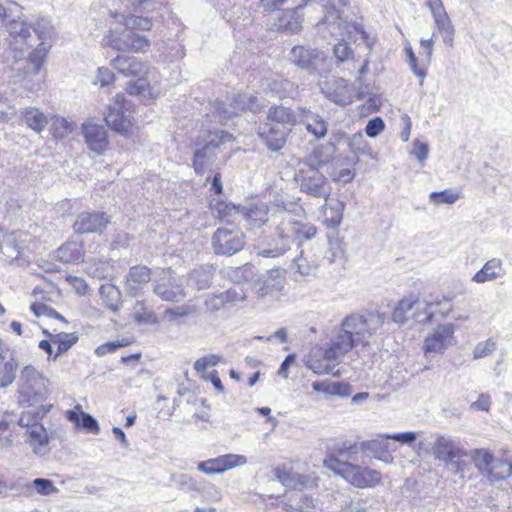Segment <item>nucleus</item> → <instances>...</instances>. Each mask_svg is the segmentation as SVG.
<instances>
[{
    "instance_id": "f8f14e48",
    "label": "nucleus",
    "mask_w": 512,
    "mask_h": 512,
    "mask_svg": "<svg viewBox=\"0 0 512 512\" xmlns=\"http://www.w3.org/2000/svg\"><path fill=\"white\" fill-rule=\"evenodd\" d=\"M115 103L119 105V108H108L104 117L105 123L116 133L128 137L134 133L136 127L133 118L123 110L126 103L125 95L123 93L117 94Z\"/></svg>"
},
{
    "instance_id": "774afa93",
    "label": "nucleus",
    "mask_w": 512,
    "mask_h": 512,
    "mask_svg": "<svg viewBox=\"0 0 512 512\" xmlns=\"http://www.w3.org/2000/svg\"><path fill=\"white\" fill-rule=\"evenodd\" d=\"M209 379H210L211 383L213 384L214 388L218 392H221V393L224 392V387L222 385L221 379L216 370H214L210 373Z\"/></svg>"
},
{
    "instance_id": "5fc2aeb1",
    "label": "nucleus",
    "mask_w": 512,
    "mask_h": 512,
    "mask_svg": "<svg viewBox=\"0 0 512 512\" xmlns=\"http://www.w3.org/2000/svg\"><path fill=\"white\" fill-rule=\"evenodd\" d=\"M274 475L285 486H292L294 482L292 469L285 465H278L274 469Z\"/></svg>"
},
{
    "instance_id": "69168bd1",
    "label": "nucleus",
    "mask_w": 512,
    "mask_h": 512,
    "mask_svg": "<svg viewBox=\"0 0 512 512\" xmlns=\"http://www.w3.org/2000/svg\"><path fill=\"white\" fill-rule=\"evenodd\" d=\"M211 190L216 195H221L223 193V185L221 182V174L219 172L215 173L212 181H211Z\"/></svg>"
},
{
    "instance_id": "0e129e2a",
    "label": "nucleus",
    "mask_w": 512,
    "mask_h": 512,
    "mask_svg": "<svg viewBox=\"0 0 512 512\" xmlns=\"http://www.w3.org/2000/svg\"><path fill=\"white\" fill-rule=\"evenodd\" d=\"M192 312H193V308L190 306H186V307H181V308L177 307V308L169 309V310H167L166 313L173 317H184V316L189 315Z\"/></svg>"
},
{
    "instance_id": "a211bd4d",
    "label": "nucleus",
    "mask_w": 512,
    "mask_h": 512,
    "mask_svg": "<svg viewBox=\"0 0 512 512\" xmlns=\"http://www.w3.org/2000/svg\"><path fill=\"white\" fill-rule=\"evenodd\" d=\"M433 453L437 459L455 464L456 473H460L462 477L464 476V469L460 466V460L468 455L452 441L444 437L438 438L433 446Z\"/></svg>"
},
{
    "instance_id": "3c124183",
    "label": "nucleus",
    "mask_w": 512,
    "mask_h": 512,
    "mask_svg": "<svg viewBox=\"0 0 512 512\" xmlns=\"http://www.w3.org/2000/svg\"><path fill=\"white\" fill-rule=\"evenodd\" d=\"M209 150L207 147H202L194 152L192 159V167L196 174H203L205 167L209 162Z\"/></svg>"
},
{
    "instance_id": "338daca9",
    "label": "nucleus",
    "mask_w": 512,
    "mask_h": 512,
    "mask_svg": "<svg viewBox=\"0 0 512 512\" xmlns=\"http://www.w3.org/2000/svg\"><path fill=\"white\" fill-rule=\"evenodd\" d=\"M214 362H212L207 357L200 358L195 361L194 368L197 372H204L209 365H213Z\"/></svg>"
},
{
    "instance_id": "4c0bfd02",
    "label": "nucleus",
    "mask_w": 512,
    "mask_h": 512,
    "mask_svg": "<svg viewBox=\"0 0 512 512\" xmlns=\"http://www.w3.org/2000/svg\"><path fill=\"white\" fill-rule=\"evenodd\" d=\"M99 295L104 307L114 312L118 310L121 303V293L116 286L112 284L101 285Z\"/></svg>"
},
{
    "instance_id": "a19ab883",
    "label": "nucleus",
    "mask_w": 512,
    "mask_h": 512,
    "mask_svg": "<svg viewBox=\"0 0 512 512\" xmlns=\"http://www.w3.org/2000/svg\"><path fill=\"white\" fill-rule=\"evenodd\" d=\"M212 209L221 221L230 222L236 215L241 214L242 206H236L225 201H217Z\"/></svg>"
},
{
    "instance_id": "72a5a7b5",
    "label": "nucleus",
    "mask_w": 512,
    "mask_h": 512,
    "mask_svg": "<svg viewBox=\"0 0 512 512\" xmlns=\"http://www.w3.org/2000/svg\"><path fill=\"white\" fill-rule=\"evenodd\" d=\"M503 275V264L500 259H490L484 266L477 271L472 277V281L476 283H484L492 281Z\"/></svg>"
},
{
    "instance_id": "4be33fe9",
    "label": "nucleus",
    "mask_w": 512,
    "mask_h": 512,
    "mask_svg": "<svg viewBox=\"0 0 512 512\" xmlns=\"http://www.w3.org/2000/svg\"><path fill=\"white\" fill-rule=\"evenodd\" d=\"M426 5L429 7L433 14L434 21L439 33L442 34L443 41L452 46L454 29L451 24L450 18L446 13L441 0H426Z\"/></svg>"
},
{
    "instance_id": "7ed1b4c3",
    "label": "nucleus",
    "mask_w": 512,
    "mask_h": 512,
    "mask_svg": "<svg viewBox=\"0 0 512 512\" xmlns=\"http://www.w3.org/2000/svg\"><path fill=\"white\" fill-rule=\"evenodd\" d=\"M337 27L340 30L341 38L338 39L332 47V55L337 65L354 62L356 60V52L352 46V40L355 35H360L361 39L370 49L375 44V40L370 37L363 25L358 22H349L340 19L337 23Z\"/></svg>"
},
{
    "instance_id": "c03bdc74",
    "label": "nucleus",
    "mask_w": 512,
    "mask_h": 512,
    "mask_svg": "<svg viewBox=\"0 0 512 512\" xmlns=\"http://www.w3.org/2000/svg\"><path fill=\"white\" fill-rule=\"evenodd\" d=\"M133 319L139 324H156L158 323L157 314L147 308L144 302H138L135 305V311L133 313Z\"/></svg>"
},
{
    "instance_id": "cd10ccee",
    "label": "nucleus",
    "mask_w": 512,
    "mask_h": 512,
    "mask_svg": "<svg viewBox=\"0 0 512 512\" xmlns=\"http://www.w3.org/2000/svg\"><path fill=\"white\" fill-rule=\"evenodd\" d=\"M112 65L124 76H139L147 72L146 65L135 57L117 56Z\"/></svg>"
},
{
    "instance_id": "aec40b11",
    "label": "nucleus",
    "mask_w": 512,
    "mask_h": 512,
    "mask_svg": "<svg viewBox=\"0 0 512 512\" xmlns=\"http://www.w3.org/2000/svg\"><path fill=\"white\" fill-rule=\"evenodd\" d=\"M144 6V12H146L147 16H128L125 18L126 28L124 30L128 31H149L152 28V14L156 9V3L153 0H137L132 3L133 10L135 12H140V8Z\"/></svg>"
},
{
    "instance_id": "e2e57ef3",
    "label": "nucleus",
    "mask_w": 512,
    "mask_h": 512,
    "mask_svg": "<svg viewBox=\"0 0 512 512\" xmlns=\"http://www.w3.org/2000/svg\"><path fill=\"white\" fill-rule=\"evenodd\" d=\"M490 397L486 394H481L477 401L473 403V406L482 411H488L490 408Z\"/></svg>"
},
{
    "instance_id": "37998d69",
    "label": "nucleus",
    "mask_w": 512,
    "mask_h": 512,
    "mask_svg": "<svg viewBox=\"0 0 512 512\" xmlns=\"http://www.w3.org/2000/svg\"><path fill=\"white\" fill-rule=\"evenodd\" d=\"M21 6L14 1L6 0L0 2V20L3 23L11 24L17 21Z\"/></svg>"
},
{
    "instance_id": "473e14b6",
    "label": "nucleus",
    "mask_w": 512,
    "mask_h": 512,
    "mask_svg": "<svg viewBox=\"0 0 512 512\" xmlns=\"http://www.w3.org/2000/svg\"><path fill=\"white\" fill-rule=\"evenodd\" d=\"M312 388L315 392L331 396L348 397L352 392L351 386L348 383L332 382L330 380L316 381L312 384Z\"/></svg>"
},
{
    "instance_id": "052dcab7",
    "label": "nucleus",
    "mask_w": 512,
    "mask_h": 512,
    "mask_svg": "<svg viewBox=\"0 0 512 512\" xmlns=\"http://www.w3.org/2000/svg\"><path fill=\"white\" fill-rule=\"evenodd\" d=\"M355 173L350 168H343L336 172L332 179L333 181L349 183L354 179Z\"/></svg>"
},
{
    "instance_id": "4468645a",
    "label": "nucleus",
    "mask_w": 512,
    "mask_h": 512,
    "mask_svg": "<svg viewBox=\"0 0 512 512\" xmlns=\"http://www.w3.org/2000/svg\"><path fill=\"white\" fill-rule=\"evenodd\" d=\"M109 223L110 218L105 212H82L77 216L72 228L77 234H102Z\"/></svg>"
},
{
    "instance_id": "49530a36",
    "label": "nucleus",
    "mask_w": 512,
    "mask_h": 512,
    "mask_svg": "<svg viewBox=\"0 0 512 512\" xmlns=\"http://www.w3.org/2000/svg\"><path fill=\"white\" fill-rule=\"evenodd\" d=\"M30 310L36 317L47 316L59 320L64 324H68V320L63 315L42 302H33L30 305Z\"/></svg>"
},
{
    "instance_id": "c9c22d12",
    "label": "nucleus",
    "mask_w": 512,
    "mask_h": 512,
    "mask_svg": "<svg viewBox=\"0 0 512 512\" xmlns=\"http://www.w3.org/2000/svg\"><path fill=\"white\" fill-rule=\"evenodd\" d=\"M419 298L415 295H408L400 299L393 312H392V319L393 321L397 323H403L408 319V312L413 311L412 314L415 312V310L419 309Z\"/></svg>"
},
{
    "instance_id": "0eeeda50",
    "label": "nucleus",
    "mask_w": 512,
    "mask_h": 512,
    "mask_svg": "<svg viewBox=\"0 0 512 512\" xmlns=\"http://www.w3.org/2000/svg\"><path fill=\"white\" fill-rule=\"evenodd\" d=\"M295 180L300 191L309 196L327 199L330 194L327 178L317 167L311 164L306 163L296 174Z\"/></svg>"
},
{
    "instance_id": "a878e982",
    "label": "nucleus",
    "mask_w": 512,
    "mask_h": 512,
    "mask_svg": "<svg viewBox=\"0 0 512 512\" xmlns=\"http://www.w3.org/2000/svg\"><path fill=\"white\" fill-rule=\"evenodd\" d=\"M292 62L302 69H316L318 63L324 62L323 52L304 46H294L291 50Z\"/></svg>"
},
{
    "instance_id": "5701e85b",
    "label": "nucleus",
    "mask_w": 512,
    "mask_h": 512,
    "mask_svg": "<svg viewBox=\"0 0 512 512\" xmlns=\"http://www.w3.org/2000/svg\"><path fill=\"white\" fill-rule=\"evenodd\" d=\"M152 276V269L145 265L131 266L125 278V288L130 294L135 296L150 283Z\"/></svg>"
},
{
    "instance_id": "f03ea898",
    "label": "nucleus",
    "mask_w": 512,
    "mask_h": 512,
    "mask_svg": "<svg viewBox=\"0 0 512 512\" xmlns=\"http://www.w3.org/2000/svg\"><path fill=\"white\" fill-rule=\"evenodd\" d=\"M297 123L295 112L283 105H272L266 115L265 122L258 128V136L266 147L273 152L282 150Z\"/></svg>"
},
{
    "instance_id": "58836bf2",
    "label": "nucleus",
    "mask_w": 512,
    "mask_h": 512,
    "mask_svg": "<svg viewBox=\"0 0 512 512\" xmlns=\"http://www.w3.org/2000/svg\"><path fill=\"white\" fill-rule=\"evenodd\" d=\"M25 123L31 129L41 132L46 124V116L36 108H27L22 112Z\"/></svg>"
},
{
    "instance_id": "20e7f679",
    "label": "nucleus",
    "mask_w": 512,
    "mask_h": 512,
    "mask_svg": "<svg viewBox=\"0 0 512 512\" xmlns=\"http://www.w3.org/2000/svg\"><path fill=\"white\" fill-rule=\"evenodd\" d=\"M470 458L475 467L490 481L503 480L512 475V459L506 449L500 450L497 456L489 449H474Z\"/></svg>"
},
{
    "instance_id": "864d4df0",
    "label": "nucleus",
    "mask_w": 512,
    "mask_h": 512,
    "mask_svg": "<svg viewBox=\"0 0 512 512\" xmlns=\"http://www.w3.org/2000/svg\"><path fill=\"white\" fill-rule=\"evenodd\" d=\"M115 80V75L110 69L106 67H99L97 69L95 81L96 85H99L100 87H106L113 84Z\"/></svg>"
},
{
    "instance_id": "680f3d73",
    "label": "nucleus",
    "mask_w": 512,
    "mask_h": 512,
    "mask_svg": "<svg viewBox=\"0 0 512 512\" xmlns=\"http://www.w3.org/2000/svg\"><path fill=\"white\" fill-rule=\"evenodd\" d=\"M387 439H393L402 443H411L415 441L416 434L413 432L398 433L391 436H387Z\"/></svg>"
},
{
    "instance_id": "bb28decb",
    "label": "nucleus",
    "mask_w": 512,
    "mask_h": 512,
    "mask_svg": "<svg viewBox=\"0 0 512 512\" xmlns=\"http://www.w3.org/2000/svg\"><path fill=\"white\" fill-rule=\"evenodd\" d=\"M65 417L77 429H84L93 434H98L100 431L97 421L90 414L85 413L80 404H76L72 409L67 410Z\"/></svg>"
},
{
    "instance_id": "ddd939ff",
    "label": "nucleus",
    "mask_w": 512,
    "mask_h": 512,
    "mask_svg": "<svg viewBox=\"0 0 512 512\" xmlns=\"http://www.w3.org/2000/svg\"><path fill=\"white\" fill-rule=\"evenodd\" d=\"M453 311L451 297L435 294L430 295L423 308L415 310L413 318L419 323H429L435 317H446Z\"/></svg>"
},
{
    "instance_id": "b1692460",
    "label": "nucleus",
    "mask_w": 512,
    "mask_h": 512,
    "mask_svg": "<svg viewBox=\"0 0 512 512\" xmlns=\"http://www.w3.org/2000/svg\"><path fill=\"white\" fill-rule=\"evenodd\" d=\"M270 207L265 202H254L248 206H242L241 215L247 222L248 229H259L269 222Z\"/></svg>"
},
{
    "instance_id": "a18cd8bd",
    "label": "nucleus",
    "mask_w": 512,
    "mask_h": 512,
    "mask_svg": "<svg viewBox=\"0 0 512 512\" xmlns=\"http://www.w3.org/2000/svg\"><path fill=\"white\" fill-rule=\"evenodd\" d=\"M329 97L336 104L347 105L352 102V90L346 83L337 82Z\"/></svg>"
},
{
    "instance_id": "412c9836",
    "label": "nucleus",
    "mask_w": 512,
    "mask_h": 512,
    "mask_svg": "<svg viewBox=\"0 0 512 512\" xmlns=\"http://www.w3.org/2000/svg\"><path fill=\"white\" fill-rule=\"evenodd\" d=\"M82 132L89 149L99 155L109 149V139L105 128L102 125L92 122L84 123Z\"/></svg>"
},
{
    "instance_id": "f704fd0d",
    "label": "nucleus",
    "mask_w": 512,
    "mask_h": 512,
    "mask_svg": "<svg viewBox=\"0 0 512 512\" xmlns=\"http://www.w3.org/2000/svg\"><path fill=\"white\" fill-rule=\"evenodd\" d=\"M154 293L162 300L168 302H178L185 296L183 287L174 281L158 283L154 286Z\"/></svg>"
},
{
    "instance_id": "393cba45",
    "label": "nucleus",
    "mask_w": 512,
    "mask_h": 512,
    "mask_svg": "<svg viewBox=\"0 0 512 512\" xmlns=\"http://www.w3.org/2000/svg\"><path fill=\"white\" fill-rule=\"evenodd\" d=\"M55 258L64 264H80L85 259L84 243L81 240H67L55 251Z\"/></svg>"
},
{
    "instance_id": "79ce46f5",
    "label": "nucleus",
    "mask_w": 512,
    "mask_h": 512,
    "mask_svg": "<svg viewBox=\"0 0 512 512\" xmlns=\"http://www.w3.org/2000/svg\"><path fill=\"white\" fill-rule=\"evenodd\" d=\"M135 343L134 337H123L116 341H108L100 344L95 349V354L98 357H103L107 354L114 353L118 348H123Z\"/></svg>"
},
{
    "instance_id": "c85d7f7f",
    "label": "nucleus",
    "mask_w": 512,
    "mask_h": 512,
    "mask_svg": "<svg viewBox=\"0 0 512 512\" xmlns=\"http://www.w3.org/2000/svg\"><path fill=\"white\" fill-rule=\"evenodd\" d=\"M126 91L130 95L140 96L145 103L154 102L160 94L159 90L152 87L143 76L139 77L136 81L129 82Z\"/></svg>"
},
{
    "instance_id": "de8ad7c7",
    "label": "nucleus",
    "mask_w": 512,
    "mask_h": 512,
    "mask_svg": "<svg viewBox=\"0 0 512 512\" xmlns=\"http://www.w3.org/2000/svg\"><path fill=\"white\" fill-rule=\"evenodd\" d=\"M307 131L312 134L316 139L325 137L328 131L326 121L318 115H312L306 124Z\"/></svg>"
},
{
    "instance_id": "7c9ffc66",
    "label": "nucleus",
    "mask_w": 512,
    "mask_h": 512,
    "mask_svg": "<svg viewBox=\"0 0 512 512\" xmlns=\"http://www.w3.org/2000/svg\"><path fill=\"white\" fill-rule=\"evenodd\" d=\"M290 235H281L284 237H292L293 240L303 243L305 241L311 240L317 234V227L310 222H302V221H289L288 222Z\"/></svg>"
},
{
    "instance_id": "1a4fd4ad",
    "label": "nucleus",
    "mask_w": 512,
    "mask_h": 512,
    "mask_svg": "<svg viewBox=\"0 0 512 512\" xmlns=\"http://www.w3.org/2000/svg\"><path fill=\"white\" fill-rule=\"evenodd\" d=\"M42 333L46 339L41 340L38 347L46 353L49 360H56L79 341V335L76 332L52 333L48 329H42Z\"/></svg>"
},
{
    "instance_id": "13d9d810",
    "label": "nucleus",
    "mask_w": 512,
    "mask_h": 512,
    "mask_svg": "<svg viewBox=\"0 0 512 512\" xmlns=\"http://www.w3.org/2000/svg\"><path fill=\"white\" fill-rule=\"evenodd\" d=\"M429 153V148L426 143L421 142L420 140L416 139L413 142V151L412 154L421 162L423 163Z\"/></svg>"
},
{
    "instance_id": "bf43d9fd",
    "label": "nucleus",
    "mask_w": 512,
    "mask_h": 512,
    "mask_svg": "<svg viewBox=\"0 0 512 512\" xmlns=\"http://www.w3.org/2000/svg\"><path fill=\"white\" fill-rule=\"evenodd\" d=\"M46 57V52L44 49H35L29 55V61L34 65L36 71H38L43 65Z\"/></svg>"
},
{
    "instance_id": "4d7b16f0",
    "label": "nucleus",
    "mask_w": 512,
    "mask_h": 512,
    "mask_svg": "<svg viewBox=\"0 0 512 512\" xmlns=\"http://www.w3.org/2000/svg\"><path fill=\"white\" fill-rule=\"evenodd\" d=\"M33 485L41 495H49L57 491L52 481L47 479L37 478L33 481Z\"/></svg>"
},
{
    "instance_id": "6ab92c4d",
    "label": "nucleus",
    "mask_w": 512,
    "mask_h": 512,
    "mask_svg": "<svg viewBox=\"0 0 512 512\" xmlns=\"http://www.w3.org/2000/svg\"><path fill=\"white\" fill-rule=\"evenodd\" d=\"M338 364V360L332 358L326 347L313 348L305 360L307 368L317 375L330 374Z\"/></svg>"
},
{
    "instance_id": "dca6fc26",
    "label": "nucleus",
    "mask_w": 512,
    "mask_h": 512,
    "mask_svg": "<svg viewBox=\"0 0 512 512\" xmlns=\"http://www.w3.org/2000/svg\"><path fill=\"white\" fill-rule=\"evenodd\" d=\"M433 44L432 39L421 40V50L418 56L415 54L411 46H405L404 48L411 70L421 80L426 77L427 69L431 63Z\"/></svg>"
},
{
    "instance_id": "ea45409f",
    "label": "nucleus",
    "mask_w": 512,
    "mask_h": 512,
    "mask_svg": "<svg viewBox=\"0 0 512 512\" xmlns=\"http://www.w3.org/2000/svg\"><path fill=\"white\" fill-rule=\"evenodd\" d=\"M323 214L325 226L328 228H335L342 221L343 205L341 203H337L336 205L326 203L323 206Z\"/></svg>"
},
{
    "instance_id": "2eb2a0df",
    "label": "nucleus",
    "mask_w": 512,
    "mask_h": 512,
    "mask_svg": "<svg viewBox=\"0 0 512 512\" xmlns=\"http://www.w3.org/2000/svg\"><path fill=\"white\" fill-rule=\"evenodd\" d=\"M246 457L237 454H224L197 463V469L206 475L222 474L246 463Z\"/></svg>"
},
{
    "instance_id": "6e6552de",
    "label": "nucleus",
    "mask_w": 512,
    "mask_h": 512,
    "mask_svg": "<svg viewBox=\"0 0 512 512\" xmlns=\"http://www.w3.org/2000/svg\"><path fill=\"white\" fill-rule=\"evenodd\" d=\"M245 233L239 227H220L212 236V247L217 255L231 256L245 246Z\"/></svg>"
},
{
    "instance_id": "e433bc0d",
    "label": "nucleus",
    "mask_w": 512,
    "mask_h": 512,
    "mask_svg": "<svg viewBox=\"0 0 512 512\" xmlns=\"http://www.w3.org/2000/svg\"><path fill=\"white\" fill-rule=\"evenodd\" d=\"M277 30L281 32L297 33L302 28V18L298 9L284 11L278 18Z\"/></svg>"
},
{
    "instance_id": "9b49d317",
    "label": "nucleus",
    "mask_w": 512,
    "mask_h": 512,
    "mask_svg": "<svg viewBox=\"0 0 512 512\" xmlns=\"http://www.w3.org/2000/svg\"><path fill=\"white\" fill-rule=\"evenodd\" d=\"M370 322L362 315L351 314L342 320L339 331L346 334L353 344L367 346L369 338L375 333V328L371 327Z\"/></svg>"
},
{
    "instance_id": "39448f33",
    "label": "nucleus",
    "mask_w": 512,
    "mask_h": 512,
    "mask_svg": "<svg viewBox=\"0 0 512 512\" xmlns=\"http://www.w3.org/2000/svg\"><path fill=\"white\" fill-rule=\"evenodd\" d=\"M49 381L35 368L26 366L21 373L19 402L28 406L45 400L49 394Z\"/></svg>"
},
{
    "instance_id": "09e8293b",
    "label": "nucleus",
    "mask_w": 512,
    "mask_h": 512,
    "mask_svg": "<svg viewBox=\"0 0 512 512\" xmlns=\"http://www.w3.org/2000/svg\"><path fill=\"white\" fill-rule=\"evenodd\" d=\"M208 141L203 147H207L208 150L211 148H219L223 144L233 140V136L223 130L208 131Z\"/></svg>"
},
{
    "instance_id": "6e6d98bb",
    "label": "nucleus",
    "mask_w": 512,
    "mask_h": 512,
    "mask_svg": "<svg viewBox=\"0 0 512 512\" xmlns=\"http://www.w3.org/2000/svg\"><path fill=\"white\" fill-rule=\"evenodd\" d=\"M385 128L384 121L380 117H375L368 121L365 132L369 137H376L379 135Z\"/></svg>"
},
{
    "instance_id": "f257e3e1",
    "label": "nucleus",
    "mask_w": 512,
    "mask_h": 512,
    "mask_svg": "<svg viewBox=\"0 0 512 512\" xmlns=\"http://www.w3.org/2000/svg\"><path fill=\"white\" fill-rule=\"evenodd\" d=\"M369 450L374 457L389 463L393 460L388 444L382 440H344L330 446L323 459V466L349 485L359 488H374L381 484L382 474L369 466L354 463L361 451Z\"/></svg>"
},
{
    "instance_id": "9d476101",
    "label": "nucleus",
    "mask_w": 512,
    "mask_h": 512,
    "mask_svg": "<svg viewBox=\"0 0 512 512\" xmlns=\"http://www.w3.org/2000/svg\"><path fill=\"white\" fill-rule=\"evenodd\" d=\"M103 44L118 51L129 52H145L150 46L147 38L128 30H124L121 35L110 30L103 39Z\"/></svg>"
},
{
    "instance_id": "423d86ee",
    "label": "nucleus",
    "mask_w": 512,
    "mask_h": 512,
    "mask_svg": "<svg viewBox=\"0 0 512 512\" xmlns=\"http://www.w3.org/2000/svg\"><path fill=\"white\" fill-rule=\"evenodd\" d=\"M51 405L41 406V409L35 413L23 412L18 420L21 427H27L28 443L33 448L35 453H38L42 447L47 446L49 443V435L47 429L39 424L38 421L48 413Z\"/></svg>"
},
{
    "instance_id": "c756f323",
    "label": "nucleus",
    "mask_w": 512,
    "mask_h": 512,
    "mask_svg": "<svg viewBox=\"0 0 512 512\" xmlns=\"http://www.w3.org/2000/svg\"><path fill=\"white\" fill-rule=\"evenodd\" d=\"M356 345L352 340L338 330L337 334L327 343L328 353L340 363L342 358L348 354Z\"/></svg>"
},
{
    "instance_id": "603ef678",
    "label": "nucleus",
    "mask_w": 512,
    "mask_h": 512,
    "mask_svg": "<svg viewBox=\"0 0 512 512\" xmlns=\"http://www.w3.org/2000/svg\"><path fill=\"white\" fill-rule=\"evenodd\" d=\"M65 280L74 289L76 294H78L80 296H84L88 293L89 286L84 278L78 277V276L66 275Z\"/></svg>"
},
{
    "instance_id": "2f4dec72",
    "label": "nucleus",
    "mask_w": 512,
    "mask_h": 512,
    "mask_svg": "<svg viewBox=\"0 0 512 512\" xmlns=\"http://www.w3.org/2000/svg\"><path fill=\"white\" fill-rule=\"evenodd\" d=\"M5 345L0 340V386L5 387L11 384L16 376L18 364L13 358L5 357Z\"/></svg>"
},
{
    "instance_id": "8fccbe9b",
    "label": "nucleus",
    "mask_w": 512,
    "mask_h": 512,
    "mask_svg": "<svg viewBox=\"0 0 512 512\" xmlns=\"http://www.w3.org/2000/svg\"><path fill=\"white\" fill-rule=\"evenodd\" d=\"M430 200L434 204H453L460 198V192L453 189H446L440 192H432Z\"/></svg>"
},
{
    "instance_id": "f3484780",
    "label": "nucleus",
    "mask_w": 512,
    "mask_h": 512,
    "mask_svg": "<svg viewBox=\"0 0 512 512\" xmlns=\"http://www.w3.org/2000/svg\"><path fill=\"white\" fill-rule=\"evenodd\" d=\"M455 327L453 324L439 325L433 333L429 334L423 345L425 354L443 353L454 341Z\"/></svg>"
}]
</instances>
